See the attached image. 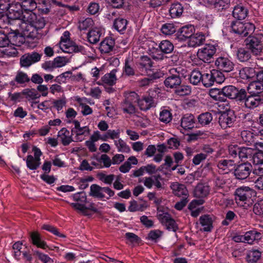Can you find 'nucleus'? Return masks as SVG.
Here are the masks:
<instances>
[{
	"instance_id": "obj_1",
	"label": "nucleus",
	"mask_w": 263,
	"mask_h": 263,
	"mask_svg": "<svg viewBox=\"0 0 263 263\" xmlns=\"http://www.w3.org/2000/svg\"><path fill=\"white\" fill-rule=\"evenodd\" d=\"M254 191L248 186H242L235 192V200L236 203L245 209L250 208L253 203L252 198Z\"/></svg>"
},
{
	"instance_id": "obj_2",
	"label": "nucleus",
	"mask_w": 263,
	"mask_h": 263,
	"mask_svg": "<svg viewBox=\"0 0 263 263\" xmlns=\"http://www.w3.org/2000/svg\"><path fill=\"white\" fill-rule=\"evenodd\" d=\"M11 25L12 27H10V29L14 31L15 35L21 34L27 37H35L36 35L34 31L38 30L31 24L22 22L21 20L13 21Z\"/></svg>"
},
{
	"instance_id": "obj_3",
	"label": "nucleus",
	"mask_w": 263,
	"mask_h": 263,
	"mask_svg": "<svg viewBox=\"0 0 263 263\" xmlns=\"http://www.w3.org/2000/svg\"><path fill=\"white\" fill-rule=\"evenodd\" d=\"M245 40L246 45L255 56L260 55L263 52V34H249Z\"/></svg>"
},
{
	"instance_id": "obj_4",
	"label": "nucleus",
	"mask_w": 263,
	"mask_h": 263,
	"mask_svg": "<svg viewBox=\"0 0 263 263\" xmlns=\"http://www.w3.org/2000/svg\"><path fill=\"white\" fill-rule=\"evenodd\" d=\"M230 27L233 32L242 37L252 34L255 29V27L253 24L250 23H243L239 21H232Z\"/></svg>"
},
{
	"instance_id": "obj_5",
	"label": "nucleus",
	"mask_w": 263,
	"mask_h": 263,
	"mask_svg": "<svg viewBox=\"0 0 263 263\" xmlns=\"http://www.w3.org/2000/svg\"><path fill=\"white\" fill-rule=\"evenodd\" d=\"M20 20L22 22L31 24L37 29L43 28L46 24L43 17L36 15L33 11H24Z\"/></svg>"
},
{
	"instance_id": "obj_6",
	"label": "nucleus",
	"mask_w": 263,
	"mask_h": 263,
	"mask_svg": "<svg viewBox=\"0 0 263 263\" xmlns=\"http://www.w3.org/2000/svg\"><path fill=\"white\" fill-rule=\"evenodd\" d=\"M183 69L181 67L170 69V76L166 78L164 83L167 88L176 89L181 84V73Z\"/></svg>"
},
{
	"instance_id": "obj_7",
	"label": "nucleus",
	"mask_w": 263,
	"mask_h": 263,
	"mask_svg": "<svg viewBox=\"0 0 263 263\" xmlns=\"http://www.w3.org/2000/svg\"><path fill=\"white\" fill-rule=\"evenodd\" d=\"M138 95L135 92L126 93L125 99L121 103V109L124 113L132 114L135 112L134 103L138 101Z\"/></svg>"
},
{
	"instance_id": "obj_8",
	"label": "nucleus",
	"mask_w": 263,
	"mask_h": 263,
	"mask_svg": "<svg viewBox=\"0 0 263 263\" xmlns=\"http://www.w3.org/2000/svg\"><path fill=\"white\" fill-rule=\"evenodd\" d=\"M117 71L118 69H114L109 73H106L102 78V85L108 93H111L115 91L112 86L116 84L117 81L116 76Z\"/></svg>"
},
{
	"instance_id": "obj_9",
	"label": "nucleus",
	"mask_w": 263,
	"mask_h": 263,
	"mask_svg": "<svg viewBox=\"0 0 263 263\" xmlns=\"http://www.w3.org/2000/svg\"><path fill=\"white\" fill-rule=\"evenodd\" d=\"M216 51V48L214 45H208L199 49L197 55L200 60L205 63H210L211 62Z\"/></svg>"
},
{
	"instance_id": "obj_10",
	"label": "nucleus",
	"mask_w": 263,
	"mask_h": 263,
	"mask_svg": "<svg viewBox=\"0 0 263 263\" xmlns=\"http://www.w3.org/2000/svg\"><path fill=\"white\" fill-rule=\"evenodd\" d=\"M42 3L45 5V8H41L40 4L37 6L36 2L34 0H23L20 4L17 5L18 8H22L24 11H33L36 8H38L39 10H41L42 12L47 13L49 12V9L47 7L46 2L42 0Z\"/></svg>"
},
{
	"instance_id": "obj_11",
	"label": "nucleus",
	"mask_w": 263,
	"mask_h": 263,
	"mask_svg": "<svg viewBox=\"0 0 263 263\" xmlns=\"http://www.w3.org/2000/svg\"><path fill=\"white\" fill-rule=\"evenodd\" d=\"M252 171V166L250 163H243L236 166L234 174L237 179L243 180L249 177Z\"/></svg>"
},
{
	"instance_id": "obj_12",
	"label": "nucleus",
	"mask_w": 263,
	"mask_h": 263,
	"mask_svg": "<svg viewBox=\"0 0 263 263\" xmlns=\"http://www.w3.org/2000/svg\"><path fill=\"white\" fill-rule=\"evenodd\" d=\"M215 66L217 69L223 72H229L234 68V63L227 57H219L215 61Z\"/></svg>"
},
{
	"instance_id": "obj_13",
	"label": "nucleus",
	"mask_w": 263,
	"mask_h": 263,
	"mask_svg": "<svg viewBox=\"0 0 263 263\" xmlns=\"http://www.w3.org/2000/svg\"><path fill=\"white\" fill-rule=\"evenodd\" d=\"M160 207L157 208L158 218L162 224L166 227L167 229L176 231L178 228L175 221L167 213H160Z\"/></svg>"
},
{
	"instance_id": "obj_14",
	"label": "nucleus",
	"mask_w": 263,
	"mask_h": 263,
	"mask_svg": "<svg viewBox=\"0 0 263 263\" xmlns=\"http://www.w3.org/2000/svg\"><path fill=\"white\" fill-rule=\"evenodd\" d=\"M236 120V117L232 112H223L218 118V123L221 127L226 129L232 127Z\"/></svg>"
},
{
	"instance_id": "obj_15",
	"label": "nucleus",
	"mask_w": 263,
	"mask_h": 263,
	"mask_svg": "<svg viewBox=\"0 0 263 263\" xmlns=\"http://www.w3.org/2000/svg\"><path fill=\"white\" fill-rule=\"evenodd\" d=\"M263 104V97L260 95L249 94L244 103L245 106L250 109H253Z\"/></svg>"
},
{
	"instance_id": "obj_16",
	"label": "nucleus",
	"mask_w": 263,
	"mask_h": 263,
	"mask_svg": "<svg viewBox=\"0 0 263 263\" xmlns=\"http://www.w3.org/2000/svg\"><path fill=\"white\" fill-rule=\"evenodd\" d=\"M60 46L64 52L67 53L78 52L83 49L82 46H77L70 40L65 41L63 39H61Z\"/></svg>"
},
{
	"instance_id": "obj_17",
	"label": "nucleus",
	"mask_w": 263,
	"mask_h": 263,
	"mask_svg": "<svg viewBox=\"0 0 263 263\" xmlns=\"http://www.w3.org/2000/svg\"><path fill=\"white\" fill-rule=\"evenodd\" d=\"M153 62L151 59L147 56L142 57L141 61L138 64V68L142 74L151 75Z\"/></svg>"
},
{
	"instance_id": "obj_18",
	"label": "nucleus",
	"mask_w": 263,
	"mask_h": 263,
	"mask_svg": "<svg viewBox=\"0 0 263 263\" xmlns=\"http://www.w3.org/2000/svg\"><path fill=\"white\" fill-rule=\"evenodd\" d=\"M18 4H20V3L12 4L8 8L5 7L2 9L3 10L6 9L9 12V14L8 16L12 21L20 20L24 12L22 8H18L17 7Z\"/></svg>"
},
{
	"instance_id": "obj_19",
	"label": "nucleus",
	"mask_w": 263,
	"mask_h": 263,
	"mask_svg": "<svg viewBox=\"0 0 263 263\" xmlns=\"http://www.w3.org/2000/svg\"><path fill=\"white\" fill-rule=\"evenodd\" d=\"M30 81V79L26 73L18 70L16 72L14 80L10 81L9 84L11 86H15L16 84L25 86Z\"/></svg>"
},
{
	"instance_id": "obj_20",
	"label": "nucleus",
	"mask_w": 263,
	"mask_h": 263,
	"mask_svg": "<svg viewBox=\"0 0 263 263\" xmlns=\"http://www.w3.org/2000/svg\"><path fill=\"white\" fill-rule=\"evenodd\" d=\"M194 26L192 25H185L182 27L177 32V37L180 41H185L189 39L195 33Z\"/></svg>"
},
{
	"instance_id": "obj_21",
	"label": "nucleus",
	"mask_w": 263,
	"mask_h": 263,
	"mask_svg": "<svg viewBox=\"0 0 263 263\" xmlns=\"http://www.w3.org/2000/svg\"><path fill=\"white\" fill-rule=\"evenodd\" d=\"M210 192V186L207 183H199L194 191V195L198 198H204L208 197Z\"/></svg>"
},
{
	"instance_id": "obj_22",
	"label": "nucleus",
	"mask_w": 263,
	"mask_h": 263,
	"mask_svg": "<svg viewBox=\"0 0 263 263\" xmlns=\"http://www.w3.org/2000/svg\"><path fill=\"white\" fill-rule=\"evenodd\" d=\"M238 156L241 160L250 159L254 163H256L257 157L255 156L254 149L250 147H242L240 148Z\"/></svg>"
},
{
	"instance_id": "obj_23",
	"label": "nucleus",
	"mask_w": 263,
	"mask_h": 263,
	"mask_svg": "<svg viewBox=\"0 0 263 263\" xmlns=\"http://www.w3.org/2000/svg\"><path fill=\"white\" fill-rule=\"evenodd\" d=\"M245 243L249 245L254 244L255 241H258L261 238V234L253 229V230L246 232L243 235Z\"/></svg>"
},
{
	"instance_id": "obj_24",
	"label": "nucleus",
	"mask_w": 263,
	"mask_h": 263,
	"mask_svg": "<svg viewBox=\"0 0 263 263\" xmlns=\"http://www.w3.org/2000/svg\"><path fill=\"white\" fill-rule=\"evenodd\" d=\"M171 189L173 193L178 197L187 198L189 197V192L186 186L178 182H174L172 184Z\"/></svg>"
},
{
	"instance_id": "obj_25",
	"label": "nucleus",
	"mask_w": 263,
	"mask_h": 263,
	"mask_svg": "<svg viewBox=\"0 0 263 263\" xmlns=\"http://www.w3.org/2000/svg\"><path fill=\"white\" fill-rule=\"evenodd\" d=\"M248 9L241 3L236 5L233 11V16L238 20L245 19L248 15Z\"/></svg>"
},
{
	"instance_id": "obj_26",
	"label": "nucleus",
	"mask_w": 263,
	"mask_h": 263,
	"mask_svg": "<svg viewBox=\"0 0 263 263\" xmlns=\"http://www.w3.org/2000/svg\"><path fill=\"white\" fill-rule=\"evenodd\" d=\"M58 138L64 146L68 145L73 141L71 134L66 128H62L58 132Z\"/></svg>"
},
{
	"instance_id": "obj_27",
	"label": "nucleus",
	"mask_w": 263,
	"mask_h": 263,
	"mask_svg": "<svg viewBox=\"0 0 263 263\" xmlns=\"http://www.w3.org/2000/svg\"><path fill=\"white\" fill-rule=\"evenodd\" d=\"M138 105L141 110H147L150 108L155 106L154 100L152 97L150 96H144L141 99H138Z\"/></svg>"
},
{
	"instance_id": "obj_28",
	"label": "nucleus",
	"mask_w": 263,
	"mask_h": 263,
	"mask_svg": "<svg viewBox=\"0 0 263 263\" xmlns=\"http://www.w3.org/2000/svg\"><path fill=\"white\" fill-rule=\"evenodd\" d=\"M30 237L31 242L38 248L45 249L48 248L46 242L42 240L41 235L37 231L30 232Z\"/></svg>"
},
{
	"instance_id": "obj_29",
	"label": "nucleus",
	"mask_w": 263,
	"mask_h": 263,
	"mask_svg": "<svg viewBox=\"0 0 263 263\" xmlns=\"http://www.w3.org/2000/svg\"><path fill=\"white\" fill-rule=\"evenodd\" d=\"M251 54V52L247 47L238 48L236 53L237 59L240 62H248L252 57Z\"/></svg>"
},
{
	"instance_id": "obj_30",
	"label": "nucleus",
	"mask_w": 263,
	"mask_h": 263,
	"mask_svg": "<svg viewBox=\"0 0 263 263\" xmlns=\"http://www.w3.org/2000/svg\"><path fill=\"white\" fill-rule=\"evenodd\" d=\"M195 120L192 114H185L181 119V126L185 130L191 129L194 127Z\"/></svg>"
},
{
	"instance_id": "obj_31",
	"label": "nucleus",
	"mask_w": 263,
	"mask_h": 263,
	"mask_svg": "<svg viewBox=\"0 0 263 263\" xmlns=\"http://www.w3.org/2000/svg\"><path fill=\"white\" fill-rule=\"evenodd\" d=\"M200 223L204 231L210 232L213 228V217L210 215H203L200 217Z\"/></svg>"
},
{
	"instance_id": "obj_32",
	"label": "nucleus",
	"mask_w": 263,
	"mask_h": 263,
	"mask_svg": "<svg viewBox=\"0 0 263 263\" xmlns=\"http://www.w3.org/2000/svg\"><path fill=\"white\" fill-rule=\"evenodd\" d=\"M247 90L250 95H259L263 91V84L258 81H253L249 84Z\"/></svg>"
},
{
	"instance_id": "obj_33",
	"label": "nucleus",
	"mask_w": 263,
	"mask_h": 263,
	"mask_svg": "<svg viewBox=\"0 0 263 263\" xmlns=\"http://www.w3.org/2000/svg\"><path fill=\"white\" fill-rule=\"evenodd\" d=\"M115 41L111 37H106L100 43V51L101 53H108L112 50Z\"/></svg>"
},
{
	"instance_id": "obj_34",
	"label": "nucleus",
	"mask_w": 263,
	"mask_h": 263,
	"mask_svg": "<svg viewBox=\"0 0 263 263\" xmlns=\"http://www.w3.org/2000/svg\"><path fill=\"white\" fill-rule=\"evenodd\" d=\"M204 41L205 37L202 33H194L190 38L188 44L190 47H195L202 45Z\"/></svg>"
},
{
	"instance_id": "obj_35",
	"label": "nucleus",
	"mask_w": 263,
	"mask_h": 263,
	"mask_svg": "<svg viewBox=\"0 0 263 263\" xmlns=\"http://www.w3.org/2000/svg\"><path fill=\"white\" fill-rule=\"evenodd\" d=\"M99 140V132L96 131L91 136L90 139L85 142L86 145L91 152H96L97 147L96 142Z\"/></svg>"
},
{
	"instance_id": "obj_36",
	"label": "nucleus",
	"mask_w": 263,
	"mask_h": 263,
	"mask_svg": "<svg viewBox=\"0 0 263 263\" xmlns=\"http://www.w3.org/2000/svg\"><path fill=\"white\" fill-rule=\"evenodd\" d=\"M239 74L242 79H251L256 77L255 69L252 67H246L240 70Z\"/></svg>"
},
{
	"instance_id": "obj_37",
	"label": "nucleus",
	"mask_w": 263,
	"mask_h": 263,
	"mask_svg": "<svg viewBox=\"0 0 263 263\" xmlns=\"http://www.w3.org/2000/svg\"><path fill=\"white\" fill-rule=\"evenodd\" d=\"M207 2L218 10L228 8L230 4V0H207Z\"/></svg>"
},
{
	"instance_id": "obj_38",
	"label": "nucleus",
	"mask_w": 263,
	"mask_h": 263,
	"mask_svg": "<svg viewBox=\"0 0 263 263\" xmlns=\"http://www.w3.org/2000/svg\"><path fill=\"white\" fill-rule=\"evenodd\" d=\"M72 133L76 135L75 139L77 141H82L85 137L88 135L89 130L87 126H83L78 130H72Z\"/></svg>"
},
{
	"instance_id": "obj_39",
	"label": "nucleus",
	"mask_w": 263,
	"mask_h": 263,
	"mask_svg": "<svg viewBox=\"0 0 263 263\" xmlns=\"http://www.w3.org/2000/svg\"><path fill=\"white\" fill-rule=\"evenodd\" d=\"M226 182L222 175L215 176L213 179V190L214 192H218L220 189H222Z\"/></svg>"
},
{
	"instance_id": "obj_40",
	"label": "nucleus",
	"mask_w": 263,
	"mask_h": 263,
	"mask_svg": "<svg viewBox=\"0 0 263 263\" xmlns=\"http://www.w3.org/2000/svg\"><path fill=\"white\" fill-rule=\"evenodd\" d=\"M183 11L182 6L179 3L173 4L170 9V13L172 18L179 17Z\"/></svg>"
},
{
	"instance_id": "obj_41",
	"label": "nucleus",
	"mask_w": 263,
	"mask_h": 263,
	"mask_svg": "<svg viewBox=\"0 0 263 263\" xmlns=\"http://www.w3.org/2000/svg\"><path fill=\"white\" fill-rule=\"evenodd\" d=\"M261 256V252L258 250H252L249 251L247 256V261L249 263H256Z\"/></svg>"
},
{
	"instance_id": "obj_42",
	"label": "nucleus",
	"mask_w": 263,
	"mask_h": 263,
	"mask_svg": "<svg viewBox=\"0 0 263 263\" xmlns=\"http://www.w3.org/2000/svg\"><path fill=\"white\" fill-rule=\"evenodd\" d=\"M24 98L28 101L33 100L40 98V95L34 88H26L23 90Z\"/></svg>"
},
{
	"instance_id": "obj_43",
	"label": "nucleus",
	"mask_w": 263,
	"mask_h": 263,
	"mask_svg": "<svg viewBox=\"0 0 263 263\" xmlns=\"http://www.w3.org/2000/svg\"><path fill=\"white\" fill-rule=\"evenodd\" d=\"M198 120L202 126L209 125L213 120V115L209 112L202 113L198 116Z\"/></svg>"
},
{
	"instance_id": "obj_44",
	"label": "nucleus",
	"mask_w": 263,
	"mask_h": 263,
	"mask_svg": "<svg viewBox=\"0 0 263 263\" xmlns=\"http://www.w3.org/2000/svg\"><path fill=\"white\" fill-rule=\"evenodd\" d=\"M160 51L164 53H170L174 50L173 44L168 40L162 41L159 45Z\"/></svg>"
},
{
	"instance_id": "obj_45",
	"label": "nucleus",
	"mask_w": 263,
	"mask_h": 263,
	"mask_svg": "<svg viewBox=\"0 0 263 263\" xmlns=\"http://www.w3.org/2000/svg\"><path fill=\"white\" fill-rule=\"evenodd\" d=\"M41 164V161L33 157L32 155H28L26 159V165L27 167L31 170H36Z\"/></svg>"
},
{
	"instance_id": "obj_46",
	"label": "nucleus",
	"mask_w": 263,
	"mask_h": 263,
	"mask_svg": "<svg viewBox=\"0 0 263 263\" xmlns=\"http://www.w3.org/2000/svg\"><path fill=\"white\" fill-rule=\"evenodd\" d=\"M201 82L206 87H209L214 84L213 78L212 70L209 72H204L202 73Z\"/></svg>"
},
{
	"instance_id": "obj_47",
	"label": "nucleus",
	"mask_w": 263,
	"mask_h": 263,
	"mask_svg": "<svg viewBox=\"0 0 263 263\" xmlns=\"http://www.w3.org/2000/svg\"><path fill=\"white\" fill-rule=\"evenodd\" d=\"M127 21L122 18H116L114 23V28L119 32H122L126 29Z\"/></svg>"
},
{
	"instance_id": "obj_48",
	"label": "nucleus",
	"mask_w": 263,
	"mask_h": 263,
	"mask_svg": "<svg viewBox=\"0 0 263 263\" xmlns=\"http://www.w3.org/2000/svg\"><path fill=\"white\" fill-rule=\"evenodd\" d=\"M237 89L232 85H229L224 87L221 91L226 97L233 99L236 94Z\"/></svg>"
},
{
	"instance_id": "obj_49",
	"label": "nucleus",
	"mask_w": 263,
	"mask_h": 263,
	"mask_svg": "<svg viewBox=\"0 0 263 263\" xmlns=\"http://www.w3.org/2000/svg\"><path fill=\"white\" fill-rule=\"evenodd\" d=\"M9 18H10L8 15L0 12V28L8 29L9 26L12 27L11 23H12L13 21H10Z\"/></svg>"
},
{
	"instance_id": "obj_50",
	"label": "nucleus",
	"mask_w": 263,
	"mask_h": 263,
	"mask_svg": "<svg viewBox=\"0 0 263 263\" xmlns=\"http://www.w3.org/2000/svg\"><path fill=\"white\" fill-rule=\"evenodd\" d=\"M176 27L173 23L163 24L161 28L162 33L166 35H170L176 32Z\"/></svg>"
},
{
	"instance_id": "obj_51",
	"label": "nucleus",
	"mask_w": 263,
	"mask_h": 263,
	"mask_svg": "<svg viewBox=\"0 0 263 263\" xmlns=\"http://www.w3.org/2000/svg\"><path fill=\"white\" fill-rule=\"evenodd\" d=\"M234 165V162L232 160H221L218 162L217 167L223 170H230Z\"/></svg>"
},
{
	"instance_id": "obj_52",
	"label": "nucleus",
	"mask_w": 263,
	"mask_h": 263,
	"mask_svg": "<svg viewBox=\"0 0 263 263\" xmlns=\"http://www.w3.org/2000/svg\"><path fill=\"white\" fill-rule=\"evenodd\" d=\"M202 73L199 70H193L190 74V81L193 85H197L201 82Z\"/></svg>"
},
{
	"instance_id": "obj_53",
	"label": "nucleus",
	"mask_w": 263,
	"mask_h": 263,
	"mask_svg": "<svg viewBox=\"0 0 263 263\" xmlns=\"http://www.w3.org/2000/svg\"><path fill=\"white\" fill-rule=\"evenodd\" d=\"M221 71L218 69L212 70L214 83L221 84L224 81L225 77Z\"/></svg>"
},
{
	"instance_id": "obj_54",
	"label": "nucleus",
	"mask_w": 263,
	"mask_h": 263,
	"mask_svg": "<svg viewBox=\"0 0 263 263\" xmlns=\"http://www.w3.org/2000/svg\"><path fill=\"white\" fill-rule=\"evenodd\" d=\"M115 144L117 146L118 151L123 153H128L130 152L129 147L121 139L114 141Z\"/></svg>"
},
{
	"instance_id": "obj_55",
	"label": "nucleus",
	"mask_w": 263,
	"mask_h": 263,
	"mask_svg": "<svg viewBox=\"0 0 263 263\" xmlns=\"http://www.w3.org/2000/svg\"><path fill=\"white\" fill-rule=\"evenodd\" d=\"M175 93L180 96H186L190 94L191 89L190 86L186 85H181L175 89Z\"/></svg>"
},
{
	"instance_id": "obj_56",
	"label": "nucleus",
	"mask_w": 263,
	"mask_h": 263,
	"mask_svg": "<svg viewBox=\"0 0 263 263\" xmlns=\"http://www.w3.org/2000/svg\"><path fill=\"white\" fill-rule=\"evenodd\" d=\"M237 218V216L234 212L229 211L227 212L225 218L222 220L221 224L224 226H229L233 220H234Z\"/></svg>"
},
{
	"instance_id": "obj_57",
	"label": "nucleus",
	"mask_w": 263,
	"mask_h": 263,
	"mask_svg": "<svg viewBox=\"0 0 263 263\" xmlns=\"http://www.w3.org/2000/svg\"><path fill=\"white\" fill-rule=\"evenodd\" d=\"M248 96L246 89L241 88L238 90L237 89L236 94H235V96L233 99H236L240 102L245 103Z\"/></svg>"
},
{
	"instance_id": "obj_58",
	"label": "nucleus",
	"mask_w": 263,
	"mask_h": 263,
	"mask_svg": "<svg viewBox=\"0 0 263 263\" xmlns=\"http://www.w3.org/2000/svg\"><path fill=\"white\" fill-rule=\"evenodd\" d=\"M93 24L92 20L90 18L81 19L79 21V28L80 30H86Z\"/></svg>"
},
{
	"instance_id": "obj_59",
	"label": "nucleus",
	"mask_w": 263,
	"mask_h": 263,
	"mask_svg": "<svg viewBox=\"0 0 263 263\" xmlns=\"http://www.w3.org/2000/svg\"><path fill=\"white\" fill-rule=\"evenodd\" d=\"M159 119L164 123H169L172 119V115L168 110L164 109L160 113Z\"/></svg>"
},
{
	"instance_id": "obj_60",
	"label": "nucleus",
	"mask_w": 263,
	"mask_h": 263,
	"mask_svg": "<svg viewBox=\"0 0 263 263\" xmlns=\"http://www.w3.org/2000/svg\"><path fill=\"white\" fill-rule=\"evenodd\" d=\"M243 141L247 144L254 141L253 133L249 130H243L240 134Z\"/></svg>"
},
{
	"instance_id": "obj_61",
	"label": "nucleus",
	"mask_w": 263,
	"mask_h": 263,
	"mask_svg": "<svg viewBox=\"0 0 263 263\" xmlns=\"http://www.w3.org/2000/svg\"><path fill=\"white\" fill-rule=\"evenodd\" d=\"M42 228L44 230H45L46 231H48L51 233H52V234H53L54 235L57 236H59L60 237H62V238H65L66 237V236L62 233H61L58 229L51 226V225H49V224H44L43 225V226L42 227Z\"/></svg>"
},
{
	"instance_id": "obj_62",
	"label": "nucleus",
	"mask_w": 263,
	"mask_h": 263,
	"mask_svg": "<svg viewBox=\"0 0 263 263\" xmlns=\"http://www.w3.org/2000/svg\"><path fill=\"white\" fill-rule=\"evenodd\" d=\"M23 243L20 241H17L14 243L13 245V250H14V257L17 259H20V257L22 254Z\"/></svg>"
},
{
	"instance_id": "obj_63",
	"label": "nucleus",
	"mask_w": 263,
	"mask_h": 263,
	"mask_svg": "<svg viewBox=\"0 0 263 263\" xmlns=\"http://www.w3.org/2000/svg\"><path fill=\"white\" fill-rule=\"evenodd\" d=\"M33 254L37 256L38 258L43 263H54L53 260L48 255L42 253L38 251H34Z\"/></svg>"
},
{
	"instance_id": "obj_64",
	"label": "nucleus",
	"mask_w": 263,
	"mask_h": 263,
	"mask_svg": "<svg viewBox=\"0 0 263 263\" xmlns=\"http://www.w3.org/2000/svg\"><path fill=\"white\" fill-rule=\"evenodd\" d=\"M254 164L255 166L253 170V173L257 175H263V160H259L257 157Z\"/></svg>"
}]
</instances>
